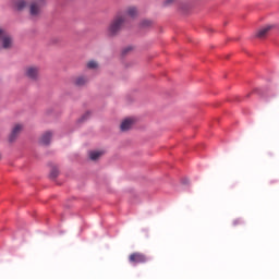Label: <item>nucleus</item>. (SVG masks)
Instances as JSON below:
<instances>
[{
  "mask_svg": "<svg viewBox=\"0 0 279 279\" xmlns=\"http://www.w3.org/2000/svg\"><path fill=\"white\" fill-rule=\"evenodd\" d=\"M171 3H175V0H166L165 5H171Z\"/></svg>",
  "mask_w": 279,
  "mask_h": 279,
  "instance_id": "6ab92c4d",
  "label": "nucleus"
},
{
  "mask_svg": "<svg viewBox=\"0 0 279 279\" xmlns=\"http://www.w3.org/2000/svg\"><path fill=\"white\" fill-rule=\"evenodd\" d=\"M99 66V63L97 61L92 60L87 62V69H97Z\"/></svg>",
  "mask_w": 279,
  "mask_h": 279,
  "instance_id": "4468645a",
  "label": "nucleus"
},
{
  "mask_svg": "<svg viewBox=\"0 0 279 279\" xmlns=\"http://www.w3.org/2000/svg\"><path fill=\"white\" fill-rule=\"evenodd\" d=\"M274 29V25H266L260 27L257 33H256V38H267V36H269V32H271Z\"/></svg>",
  "mask_w": 279,
  "mask_h": 279,
  "instance_id": "0eeeda50",
  "label": "nucleus"
},
{
  "mask_svg": "<svg viewBox=\"0 0 279 279\" xmlns=\"http://www.w3.org/2000/svg\"><path fill=\"white\" fill-rule=\"evenodd\" d=\"M123 23H125V16L118 15L108 27L109 36H117V34L121 32Z\"/></svg>",
  "mask_w": 279,
  "mask_h": 279,
  "instance_id": "f03ea898",
  "label": "nucleus"
},
{
  "mask_svg": "<svg viewBox=\"0 0 279 279\" xmlns=\"http://www.w3.org/2000/svg\"><path fill=\"white\" fill-rule=\"evenodd\" d=\"M44 5H45V0H34L33 2H31L29 4L31 16H38Z\"/></svg>",
  "mask_w": 279,
  "mask_h": 279,
  "instance_id": "20e7f679",
  "label": "nucleus"
},
{
  "mask_svg": "<svg viewBox=\"0 0 279 279\" xmlns=\"http://www.w3.org/2000/svg\"><path fill=\"white\" fill-rule=\"evenodd\" d=\"M122 16H124V19L125 16H129V19H136V16H138V9L136 7H129Z\"/></svg>",
  "mask_w": 279,
  "mask_h": 279,
  "instance_id": "1a4fd4ad",
  "label": "nucleus"
},
{
  "mask_svg": "<svg viewBox=\"0 0 279 279\" xmlns=\"http://www.w3.org/2000/svg\"><path fill=\"white\" fill-rule=\"evenodd\" d=\"M59 174L58 168H52L50 171V178H56Z\"/></svg>",
  "mask_w": 279,
  "mask_h": 279,
  "instance_id": "dca6fc26",
  "label": "nucleus"
},
{
  "mask_svg": "<svg viewBox=\"0 0 279 279\" xmlns=\"http://www.w3.org/2000/svg\"><path fill=\"white\" fill-rule=\"evenodd\" d=\"M104 156V151L101 150H94L89 153L90 160H99Z\"/></svg>",
  "mask_w": 279,
  "mask_h": 279,
  "instance_id": "ddd939ff",
  "label": "nucleus"
},
{
  "mask_svg": "<svg viewBox=\"0 0 279 279\" xmlns=\"http://www.w3.org/2000/svg\"><path fill=\"white\" fill-rule=\"evenodd\" d=\"M151 20H143L141 22V27H151Z\"/></svg>",
  "mask_w": 279,
  "mask_h": 279,
  "instance_id": "2eb2a0df",
  "label": "nucleus"
},
{
  "mask_svg": "<svg viewBox=\"0 0 279 279\" xmlns=\"http://www.w3.org/2000/svg\"><path fill=\"white\" fill-rule=\"evenodd\" d=\"M24 75L33 82H37L40 77V68L38 65H28L24 69Z\"/></svg>",
  "mask_w": 279,
  "mask_h": 279,
  "instance_id": "7ed1b4c3",
  "label": "nucleus"
},
{
  "mask_svg": "<svg viewBox=\"0 0 279 279\" xmlns=\"http://www.w3.org/2000/svg\"><path fill=\"white\" fill-rule=\"evenodd\" d=\"M13 5L19 11L25 10L27 8V0H13Z\"/></svg>",
  "mask_w": 279,
  "mask_h": 279,
  "instance_id": "f8f14e48",
  "label": "nucleus"
},
{
  "mask_svg": "<svg viewBox=\"0 0 279 279\" xmlns=\"http://www.w3.org/2000/svg\"><path fill=\"white\" fill-rule=\"evenodd\" d=\"M147 260H148L147 255H145L143 253H138V252L132 253L129 256V263H132L133 265H140L143 263H147Z\"/></svg>",
  "mask_w": 279,
  "mask_h": 279,
  "instance_id": "39448f33",
  "label": "nucleus"
},
{
  "mask_svg": "<svg viewBox=\"0 0 279 279\" xmlns=\"http://www.w3.org/2000/svg\"><path fill=\"white\" fill-rule=\"evenodd\" d=\"M129 51H132V47H126V48L123 50V53H128Z\"/></svg>",
  "mask_w": 279,
  "mask_h": 279,
  "instance_id": "aec40b11",
  "label": "nucleus"
},
{
  "mask_svg": "<svg viewBox=\"0 0 279 279\" xmlns=\"http://www.w3.org/2000/svg\"><path fill=\"white\" fill-rule=\"evenodd\" d=\"M132 125H134V118H128L121 123L120 130L128 132V130H132Z\"/></svg>",
  "mask_w": 279,
  "mask_h": 279,
  "instance_id": "6e6552de",
  "label": "nucleus"
},
{
  "mask_svg": "<svg viewBox=\"0 0 279 279\" xmlns=\"http://www.w3.org/2000/svg\"><path fill=\"white\" fill-rule=\"evenodd\" d=\"M23 124L17 123L13 126L9 141L10 143H13V141H16V138H19V136L21 135V132H23Z\"/></svg>",
  "mask_w": 279,
  "mask_h": 279,
  "instance_id": "423d86ee",
  "label": "nucleus"
},
{
  "mask_svg": "<svg viewBox=\"0 0 279 279\" xmlns=\"http://www.w3.org/2000/svg\"><path fill=\"white\" fill-rule=\"evenodd\" d=\"M0 49H4L7 51L14 49V37L2 28H0Z\"/></svg>",
  "mask_w": 279,
  "mask_h": 279,
  "instance_id": "f257e3e1",
  "label": "nucleus"
},
{
  "mask_svg": "<svg viewBox=\"0 0 279 279\" xmlns=\"http://www.w3.org/2000/svg\"><path fill=\"white\" fill-rule=\"evenodd\" d=\"M243 223V221H241V219H234L232 221V226L236 227V226H241Z\"/></svg>",
  "mask_w": 279,
  "mask_h": 279,
  "instance_id": "f3484780",
  "label": "nucleus"
},
{
  "mask_svg": "<svg viewBox=\"0 0 279 279\" xmlns=\"http://www.w3.org/2000/svg\"><path fill=\"white\" fill-rule=\"evenodd\" d=\"M87 82H88V77L84 75L76 76L73 80L74 86H86Z\"/></svg>",
  "mask_w": 279,
  "mask_h": 279,
  "instance_id": "9b49d317",
  "label": "nucleus"
},
{
  "mask_svg": "<svg viewBox=\"0 0 279 279\" xmlns=\"http://www.w3.org/2000/svg\"><path fill=\"white\" fill-rule=\"evenodd\" d=\"M53 136V133L51 131H47L44 133L40 137V144L41 145H49L51 143V138Z\"/></svg>",
  "mask_w": 279,
  "mask_h": 279,
  "instance_id": "9d476101",
  "label": "nucleus"
},
{
  "mask_svg": "<svg viewBox=\"0 0 279 279\" xmlns=\"http://www.w3.org/2000/svg\"><path fill=\"white\" fill-rule=\"evenodd\" d=\"M88 117H90V112L85 113V114L82 117V121H86V119H88Z\"/></svg>",
  "mask_w": 279,
  "mask_h": 279,
  "instance_id": "a211bd4d",
  "label": "nucleus"
}]
</instances>
